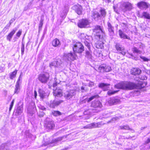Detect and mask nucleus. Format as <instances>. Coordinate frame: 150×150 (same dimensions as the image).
Here are the masks:
<instances>
[{"instance_id":"nucleus-51","label":"nucleus","mask_w":150,"mask_h":150,"mask_svg":"<svg viewBox=\"0 0 150 150\" xmlns=\"http://www.w3.org/2000/svg\"><path fill=\"white\" fill-rule=\"evenodd\" d=\"M86 35V34L84 33H81L80 35V37L81 38L84 40L85 39V38Z\"/></svg>"},{"instance_id":"nucleus-47","label":"nucleus","mask_w":150,"mask_h":150,"mask_svg":"<svg viewBox=\"0 0 150 150\" xmlns=\"http://www.w3.org/2000/svg\"><path fill=\"white\" fill-rule=\"evenodd\" d=\"M140 57L144 60V61L147 62L149 61V62H150V59H148L147 58L144 57L140 56Z\"/></svg>"},{"instance_id":"nucleus-9","label":"nucleus","mask_w":150,"mask_h":150,"mask_svg":"<svg viewBox=\"0 0 150 150\" xmlns=\"http://www.w3.org/2000/svg\"><path fill=\"white\" fill-rule=\"evenodd\" d=\"M75 91L74 90H70L66 91L64 93V96L67 100L70 99L75 94Z\"/></svg>"},{"instance_id":"nucleus-28","label":"nucleus","mask_w":150,"mask_h":150,"mask_svg":"<svg viewBox=\"0 0 150 150\" xmlns=\"http://www.w3.org/2000/svg\"><path fill=\"white\" fill-rule=\"evenodd\" d=\"M108 31L110 35H112L114 33V28L112 26L111 24L109 23H108Z\"/></svg>"},{"instance_id":"nucleus-30","label":"nucleus","mask_w":150,"mask_h":150,"mask_svg":"<svg viewBox=\"0 0 150 150\" xmlns=\"http://www.w3.org/2000/svg\"><path fill=\"white\" fill-rule=\"evenodd\" d=\"M92 52L90 49H88L86 51V56L88 59H91L92 58Z\"/></svg>"},{"instance_id":"nucleus-1","label":"nucleus","mask_w":150,"mask_h":150,"mask_svg":"<svg viewBox=\"0 0 150 150\" xmlns=\"http://www.w3.org/2000/svg\"><path fill=\"white\" fill-rule=\"evenodd\" d=\"M117 89L131 90L136 88L137 85L135 84L129 82H122L115 86Z\"/></svg>"},{"instance_id":"nucleus-50","label":"nucleus","mask_w":150,"mask_h":150,"mask_svg":"<svg viewBox=\"0 0 150 150\" xmlns=\"http://www.w3.org/2000/svg\"><path fill=\"white\" fill-rule=\"evenodd\" d=\"M85 37V38L84 39L85 40H87L88 41H90V40L92 39L91 37V36H88L86 35Z\"/></svg>"},{"instance_id":"nucleus-45","label":"nucleus","mask_w":150,"mask_h":150,"mask_svg":"<svg viewBox=\"0 0 150 150\" xmlns=\"http://www.w3.org/2000/svg\"><path fill=\"white\" fill-rule=\"evenodd\" d=\"M65 12L64 13V15L63 16L61 15V17L62 18H64L65 17V16L67 15V12L68 11V7L67 8H66L65 9Z\"/></svg>"},{"instance_id":"nucleus-44","label":"nucleus","mask_w":150,"mask_h":150,"mask_svg":"<svg viewBox=\"0 0 150 150\" xmlns=\"http://www.w3.org/2000/svg\"><path fill=\"white\" fill-rule=\"evenodd\" d=\"M14 100H15L14 99H13V100L11 102V104L10 105L9 108V111H11V109L12 108V107H13V104H14Z\"/></svg>"},{"instance_id":"nucleus-54","label":"nucleus","mask_w":150,"mask_h":150,"mask_svg":"<svg viewBox=\"0 0 150 150\" xmlns=\"http://www.w3.org/2000/svg\"><path fill=\"white\" fill-rule=\"evenodd\" d=\"M21 34V31L19 30L17 33L16 35L18 37H19Z\"/></svg>"},{"instance_id":"nucleus-4","label":"nucleus","mask_w":150,"mask_h":150,"mask_svg":"<svg viewBox=\"0 0 150 150\" xmlns=\"http://www.w3.org/2000/svg\"><path fill=\"white\" fill-rule=\"evenodd\" d=\"M120 8L124 12L130 11L132 8V5L129 2H123L121 3Z\"/></svg>"},{"instance_id":"nucleus-63","label":"nucleus","mask_w":150,"mask_h":150,"mask_svg":"<svg viewBox=\"0 0 150 150\" xmlns=\"http://www.w3.org/2000/svg\"><path fill=\"white\" fill-rule=\"evenodd\" d=\"M57 85V83H54L53 84V86L54 88Z\"/></svg>"},{"instance_id":"nucleus-31","label":"nucleus","mask_w":150,"mask_h":150,"mask_svg":"<svg viewBox=\"0 0 150 150\" xmlns=\"http://www.w3.org/2000/svg\"><path fill=\"white\" fill-rule=\"evenodd\" d=\"M59 65L60 63L58 62V61L55 60L50 64V66L51 68H52L53 67H57Z\"/></svg>"},{"instance_id":"nucleus-62","label":"nucleus","mask_w":150,"mask_h":150,"mask_svg":"<svg viewBox=\"0 0 150 150\" xmlns=\"http://www.w3.org/2000/svg\"><path fill=\"white\" fill-rule=\"evenodd\" d=\"M34 94L35 97V98H36V96H37V92L35 91H34Z\"/></svg>"},{"instance_id":"nucleus-22","label":"nucleus","mask_w":150,"mask_h":150,"mask_svg":"<svg viewBox=\"0 0 150 150\" xmlns=\"http://www.w3.org/2000/svg\"><path fill=\"white\" fill-rule=\"evenodd\" d=\"M119 35L121 38L123 39H129L130 38L126 34L124 33L122 31L120 30L118 31Z\"/></svg>"},{"instance_id":"nucleus-61","label":"nucleus","mask_w":150,"mask_h":150,"mask_svg":"<svg viewBox=\"0 0 150 150\" xmlns=\"http://www.w3.org/2000/svg\"><path fill=\"white\" fill-rule=\"evenodd\" d=\"M118 118V117H116L112 118V121L116 120H117Z\"/></svg>"},{"instance_id":"nucleus-56","label":"nucleus","mask_w":150,"mask_h":150,"mask_svg":"<svg viewBox=\"0 0 150 150\" xmlns=\"http://www.w3.org/2000/svg\"><path fill=\"white\" fill-rule=\"evenodd\" d=\"M15 19L14 18H12L9 21V23L10 24H11L15 21Z\"/></svg>"},{"instance_id":"nucleus-3","label":"nucleus","mask_w":150,"mask_h":150,"mask_svg":"<svg viewBox=\"0 0 150 150\" xmlns=\"http://www.w3.org/2000/svg\"><path fill=\"white\" fill-rule=\"evenodd\" d=\"M91 23L87 19H82L79 20L78 23V26L81 28H89Z\"/></svg>"},{"instance_id":"nucleus-15","label":"nucleus","mask_w":150,"mask_h":150,"mask_svg":"<svg viewBox=\"0 0 150 150\" xmlns=\"http://www.w3.org/2000/svg\"><path fill=\"white\" fill-rule=\"evenodd\" d=\"M91 106L93 107L100 108L102 105L100 101L98 100H96L92 102Z\"/></svg>"},{"instance_id":"nucleus-34","label":"nucleus","mask_w":150,"mask_h":150,"mask_svg":"<svg viewBox=\"0 0 150 150\" xmlns=\"http://www.w3.org/2000/svg\"><path fill=\"white\" fill-rule=\"evenodd\" d=\"M17 72V70H15L13 72L10 74V78L11 79H13L16 77Z\"/></svg>"},{"instance_id":"nucleus-59","label":"nucleus","mask_w":150,"mask_h":150,"mask_svg":"<svg viewBox=\"0 0 150 150\" xmlns=\"http://www.w3.org/2000/svg\"><path fill=\"white\" fill-rule=\"evenodd\" d=\"M44 114H45L43 112H41L39 115L40 117H42L44 115Z\"/></svg>"},{"instance_id":"nucleus-46","label":"nucleus","mask_w":150,"mask_h":150,"mask_svg":"<svg viewBox=\"0 0 150 150\" xmlns=\"http://www.w3.org/2000/svg\"><path fill=\"white\" fill-rule=\"evenodd\" d=\"M138 45L139 48L141 49H143L145 47L144 45L141 43H139Z\"/></svg>"},{"instance_id":"nucleus-36","label":"nucleus","mask_w":150,"mask_h":150,"mask_svg":"<svg viewBox=\"0 0 150 150\" xmlns=\"http://www.w3.org/2000/svg\"><path fill=\"white\" fill-rule=\"evenodd\" d=\"M22 73L21 72L20 75L19 76L18 80L17 81L16 84L21 85V83L22 79Z\"/></svg>"},{"instance_id":"nucleus-58","label":"nucleus","mask_w":150,"mask_h":150,"mask_svg":"<svg viewBox=\"0 0 150 150\" xmlns=\"http://www.w3.org/2000/svg\"><path fill=\"white\" fill-rule=\"evenodd\" d=\"M131 56L132 57H133L134 59L135 60H137L138 59V56L137 57H134L133 55H132V54H131Z\"/></svg>"},{"instance_id":"nucleus-20","label":"nucleus","mask_w":150,"mask_h":150,"mask_svg":"<svg viewBox=\"0 0 150 150\" xmlns=\"http://www.w3.org/2000/svg\"><path fill=\"white\" fill-rule=\"evenodd\" d=\"M120 101L119 99L115 97L110 98V100L108 101V103L110 105H112L117 104Z\"/></svg>"},{"instance_id":"nucleus-8","label":"nucleus","mask_w":150,"mask_h":150,"mask_svg":"<svg viewBox=\"0 0 150 150\" xmlns=\"http://www.w3.org/2000/svg\"><path fill=\"white\" fill-rule=\"evenodd\" d=\"M50 77L49 74L47 73L40 74L38 78L39 81L42 83H45L48 80Z\"/></svg>"},{"instance_id":"nucleus-2","label":"nucleus","mask_w":150,"mask_h":150,"mask_svg":"<svg viewBox=\"0 0 150 150\" xmlns=\"http://www.w3.org/2000/svg\"><path fill=\"white\" fill-rule=\"evenodd\" d=\"M106 14V12L105 10L102 9L100 10L99 12L96 11H93L92 13L91 17L95 21H97L100 20L102 17H105Z\"/></svg>"},{"instance_id":"nucleus-60","label":"nucleus","mask_w":150,"mask_h":150,"mask_svg":"<svg viewBox=\"0 0 150 150\" xmlns=\"http://www.w3.org/2000/svg\"><path fill=\"white\" fill-rule=\"evenodd\" d=\"M4 145H3V146H2L1 147H0V150H5V148L4 147V148H3V147L4 146Z\"/></svg>"},{"instance_id":"nucleus-29","label":"nucleus","mask_w":150,"mask_h":150,"mask_svg":"<svg viewBox=\"0 0 150 150\" xmlns=\"http://www.w3.org/2000/svg\"><path fill=\"white\" fill-rule=\"evenodd\" d=\"M147 83L145 81H140L138 83V86L139 88H142L146 86Z\"/></svg>"},{"instance_id":"nucleus-12","label":"nucleus","mask_w":150,"mask_h":150,"mask_svg":"<svg viewBox=\"0 0 150 150\" xmlns=\"http://www.w3.org/2000/svg\"><path fill=\"white\" fill-rule=\"evenodd\" d=\"M53 90V95L55 98L60 97L62 96V90L61 89L59 88H57L55 90L54 88Z\"/></svg>"},{"instance_id":"nucleus-27","label":"nucleus","mask_w":150,"mask_h":150,"mask_svg":"<svg viewBox=\"0 0 150 150\" xmlns=\"http://www.w3.org/2000/svg\"><path fill=\"white\" fill-rule=\"evenodd\" d=\"M110 85L109 84H106L104 83H100L99 85V87L102 88L104 91H106L108 89Z\"/></svg>"},{"instance_id":"nucleus-5","label":"nucleus","mask_w":150,"mask_h":150,"mask_svg":"<svg viewBox=\"0 0 150 150\" xmlns=\"http://www.w3.org/2000/svg\"><path fill=\"white\" fill-rule=\"evenodd\" d=\"M73 50L74 52L76 53H81L84 50L83 46L80 42H76L74 45Z\"/></svg>"},{"instance_id":"nucleus-52","label":"nucleus","mask_w":150,"mask_h":150,"mask_svg":"<svg viewBox=\"0 0 150 150\" xmlns=\"http://www.w3.org/2000/svg\"><path fill=\"white\" fill-rule=\"evenodd\" d=\"M24 50H25L24 45L23 44H22V45L21 46V54H22V55L23 54H24Z\"/></svg>"},{"instance_id":"nucleus-53","label":"nucleus","mask_w":150,"mask_h":150,"mask_svg":"<svg viewBox=\"0 0 150 150\" xmlns=\"http://www.w3.org/2000/svg\"><path fill=\"white\" fill-rule=\"evenodd\" d=\"M139 78H140V80H146L147 79V77L145 76H140L139 77Z\"/></svg>"},{"instance_id":"nucleus-14","label":"nucleus","mask_w":150,"mask_h":150,"mask_svg":"<svg viewBox=\"0 0 150 150\" xmlns=\"http://www.w3.org/2000/svg\"><path fill=\"white\" fill-rule=\"evenodd\" d=\"M149 4L147 3L142 1L138 3L137 4V6L141 9L146 8L149 7Z\"/></svg>"},{"instance_id":"nucleus-25","label":"nucleus","mask_w":150,"mask_h":150,"mask_svg":"<svg viewBox=\"0 0 150 150\" xmlns=\"http://www.w3.org/2000/svg\"><path fill=\"white\" fill-rule=\"evenodd\" d=\"M52 46L55 47H58L60 45L59 40L56 38L54 39L52 42Z\"/></svg>"},{"instance_id":"nucleus-42","label":"nucleus","mask_w":150,"mask_h":150,"mask_svg":"<svg viewBox=\"0 0 150 150\" xmlns=\"http://www.w3.org/2000/svg\"><path fill=\"white\" fill-rule=\"evenodd\" d=\"M118 91H119V90L114 91L109 90L108 92L107 93L108 95L110 96L114 94L115 93H116Z\"/></svg>"},{"instance_id":"nucleus-24","label":"nucleus","mask_w":150,"mask_h":150,"mask_svg":"<svg viewBox=\"0 0 150 150\" xmlns=\"http://www.w3.org/2000/svg\"><path fill=\"white\" fill-rule=\"evenodd\" d=\"M98 96V95H96L93 96L89 98H85L84 100H83L82 101H81V103H86V102L88 103L90 101H91V100H93L94 98L96 97H97Z\"/></svg>"},{"instance_id":"nucleus-33","label":"nucleus","mask_w":150,"mask_h":150,"mask_svg":"<svg viewBox=\"0 0 150 150\" xmlns=\"http://www.w3.org/2000/svg\"><path fill=\"white\" fill-rule=\"evenodd\" d=\"M96 47L98 48H102L103 47V42L100 41H97L96 43Z\"/></svg>"},{"instance_id":"nucleus-26","label":"nucleus","mask_w":150,"mask_h":150,"mask_svg":"<svg viewBox=\"0 0 150 150\" xmlns=\"http://www.w3.org/2000/svg\"><path fill=\"white\" fill-rule=\"evenodd\" d=\"M16 29H13L11 31L6 37L7 40L10 42L11 40V39L12 38V37L13 35L15 33Z\"/></svg>"},{"instance_id":"nucleus-35","label":"nucleus","mask_w":150,"mask_h":150,"mask_svg":"<svg viewBox=\"0 0 150 150\" xmlns=\"http://www.w3.org/2000/svg\"><path fill=\"white\" fill-rule=\"evenodd\" d=\"M132 51L134 53H136L138 54H141L142 52L141 51L135 47L133 48Z\"/></svg>"},{"instance_id":"nucleus-49","label":"nucleus","mask_w":150,"mask_h":150,"mask_svg":"<svg viewBox=\"0 0 150 150\" xmlns=\"http://www.w3.org/2000/svg\"><path fill=\"white\" fill-rule=\"evenodd\" d=\"M11 24H10L9 23H8L6 26L3 29V30L4 31H5L6 29H9V27H10Z\"/></svg>"},{"instance_id":"nucleus-48","label":"nucleus","mask_w":150,"mask_h":150,"mask_svg":"<svg viewBox=\"0 0 150 150\" xmlns=\"http://www.w3.org/2000/svg\"><path fill=\"white\" fill-rule=\"evenodd\" d=\"M11 24H10L9 23H8L6 26L3 29V30L4 31H5L6 29H9V27H10Z\"/></svg>"},{"instance_id":"nucleus-40","label":"nucleus","mask_w":150,"mask_h":150,"mask_svg":"<svg viewBox=\"0 0 150 150\" xmlns=\"http://www.w3.org/2000/svg\"><path fill=\"white\" fill-rule=\"evenodd\" d=\"M90 41L85 40L84 41L85 45L87 47L88 49H90L91 44Z\"/></svg>"},{"instance_id":"nucleus-41","label":"nucleus","mask_w":150,"mask_h":150,"mask_svg":"<svg viewBox=\"0 0 150 150\" xmlns=\"http://www.w3.org/2000/svg\"><path fill=\"white\" fill-rule=\"evenodd\" d=\"M52 113L53 115L55 116H57L61 115V112L58 111H54L52 112Z\"/></svg>"},{"instance_id":"nucleus-17","label":"nucleus","mask_w":150,"mask_h":150,"mask_svg":"<svg viewBox=\"0 0 150 150\" xmlns=\"http://www.w3.org/2000/svg\"><path fill=\"white\" fill-rule=\"evenodd\" d=\"M63 102V101L62 100H54L53 101H51L50 103V106L51 108H54Z\"/></svg>"},{"instance_id":"nucleus-43","label":"nucleus","mask_w":150,"mask_h":150,"mask_svg":"<svg viewBox=\"0 0 150 150\" xmlns=\"http://www.w3.org/2000/svg\"><path fill=\"white\" fill-rule=\"evenodd\" d=\"M113 8L114 11L117 13H118V6L117 5H114L113 6Z\"/></svg>"},{"instance_id":"nucleus-55","label":"nucleus","mask_w":150,"mask_h":150,"mask_svg":"<svg viewBox=\"0 0 150 150\" xmlns=\"http://www.w3.org/2000/svg\"><path fill=\"white\" fill-rule=\"evenodd\" d=\"M94 85V83L93 82L89 81V83H88V86H89L92 87L93 85Z\"/></svg>"},{"instance_id":"nucleus-7","label":"nucleus","mask_w":150,"mask_h":150,"mask_svg":"<svg viewBox=\"0 0 150 150\" xmlns=\"http://www.w3.org/2000/svg\"><path fill=\"white\" fill-rule=\"evenodd\" d=\"M98 70L100 72H107L111 71L112 69L111 67L109 65L103 64L99 67Z\"/></svg>"},{"instance_id":"nucleus-6","label":"nucleus","mask_w":150,"mask_h":150,"mask_svg":"<svg viewBox=\"0 0 150 150\" xmlns=\"http://www.w3.org/2000/svg\"><path fill=\"white\" fill-rule=\"evenodd\" d=\"M76 55L75 53H64L63 56L64 59L66 61H73L76 59Z\"/></svg>"},{"instance_id":"nucleus-18","label":"nucleus","mask_w":150,"mask_h":150,"mask_svg":"<svg viewBox=\"0 0 150 150\" xmlns=\"http://www.w3.org/2000/svg\"><path fill=\"white\" fill-rule=\"evenodd\" d=\"M64 137H62L53 139L50 144V146H53L57 145L59 142L63 139Z\"/></svg>"},{"instance_id":"nucleus-16","label":"nucleus","mask_w":150,"mask_h":150,"mask_svg":"<svg viewBox=\"0 0 150 150\" xmlns=\"http://www.w3.org/2000/svg\"><path fill=\"white\" fill-rule=\"evenodd\" d=\"M115 48L116 49L119 51L120 53H121L122 55H124L126 54L124 48L121 47V46L119 43L116 44L115 45Z\"/></svg>"},{"instance_id":"nucleus-38","label":"nucleus","mask_w":150,"mask_h":150,"mask_svg":"<svg viewBox=\"0 0 150 150\" xmlns=\"http://www.w3.org/2000/svg\"><path fill=\"white\" fill-rule=\"evenodd\" d=\"M120 128L121 129H123L125 130H129L132 131V132L134 131V130L131 129L128 125H125L122 126L120 127Z\"/></svg>"},{"instance_id":"nucleus-37","label":"nucleus","mask_w":150,"mask_h":150,"mask_svg":"<svg viewBox=\"0 0 150 150\" xmlns=\"http://www.w3.org/2000/svg\"><path fill=\"white\" fill-rule=\"evenodd\" d=\"M23 109L20 107L17 108L16 110V113L17 115H19L21 114L22 112Z\"/></svg>"},{"instance_id":"nucleus-11","label":"nucleus","mask_w":150,"mask_h":150,"mask_svg":"<svg viewBox=\"0 0 150 150\" xmlns=\"http://www.w3.org/2000/svg\"><path fill=\"white\" fill-rule=\"evenodd\" d=\"M73 10L79 15H81L82 13L83 8L82 6L79 4L74 6L72 7Z\"/></svg>"},{"instance_id":"nucleus-23","label":"nucleus","mask_w":150,"mask_h":150,"mask_svg":"<svg viewBox=\"0 0 150 150\" xmlns=\"http://www.w3.org/2000/svg\"><path fill=\"white\" fill-rule=\"evenodd\" d=\"M141 72V70L139 68H134L131 70V73L135 75H139L140 73Z\"/></svg>"},{"instance_id":"nucleus-21","label":"nucleus","mask_w":150,"mask_h":150,"mask_svg":"<svg viewBox=\"0 0 150 150\" xmlns=\"http://www.w3.org/2000/svg\"><path fill=\"white\" fill-rule=\"evenodd\" d=\"M39 92L40 96L41 98L42 99H43L45 97H47L49 95V93H48L45 92L42 89H39Z\"/></svg>"},{"instance_id":"nucleus-57","label":"nucleus","mask_w":150,"mask_h":150,"mask_svg":"<svg viewBox=\"0 0 150 150\" xmlns=\"http://www.w3.org/2000/svg\"><path fill=\"white\" fill-rule=\"evenodd\" d=\"M39 108L40 109H41L42 110H44L45 109V108L43 106H40L39 107Z\"/></svg>"},{"instance_id":"nucleus-64","label":"nucleus","mask_w":150,"mask_h":150,"mask_svg":"<svg viewBox=\"0 0 150 150\" xmlns=\"http://www.w3.org/2000/svg\"><path fill=\"white\" fill-rule=\"evenodd\" d=\"M81 89L82 91L84 90V87L83 86H82L81 87Z\"/></svg>"},{"instance_id":"nucleus-19","label":"nucleus","mask_w":150,"mask_h":150,"mask_svg":"<svg viewBox=\"0 0 150 150\" xmlns=\"http://www.w3.org/2000/svg\"><path fill=\"white\" fill-rule=\"evenodd\" d=\"M45 126L48 129H51L54 127L55 125L53 122L52 121H47L45 122Z\"/></svg>"},{"instance_id":"nucleus-10","label":"nucleus","mask_w":150,"mask_h":150,"mask_svg":"<svg viewBox=\"0 0 150 150\" xmlns=\"http://www.w3.org/2000/svg\"><path fill=\"white\" fill-rule=\"evenodd\" d=\"M93 31L94 33H96V35L99 39L101 38V35L103 33V31L102 29L100 26H96L95 27V28L93 30Z\"/></svg>"},{"instance_id":"nucleus-32","label":"nucleus","mask_w":150,"mask_h":150,"mask_svg":"<svg viewBox=\"0 0 150 150\" xmlns=\"http://www.w3.org/2000/svg\"><path fill=\"white\" fill-rule=\"evenodd\" d=\"M20 85H21L16 84L14 91V93L15 94H18L21 88Z\"/></svg>"},{"instance_id":"nucleus-13","label":"nucleus","mask_w":150,"mask_h":150,"mask_svg":"<svg viewBox=\"0 0 150 150\" xmlns=\"http://www.w3.org/2000/svg\"><path fill=\"white\" fill-rule=\"evenodd\" d=\"M101 126L100 123H96L95 122L88 124L83 127L85 129H90L96 127H100Z\"/></svg>"},{"instance_id":"nucleus-39","label":"nucleus","mask_w":150,"mask_h":150,"mask_svg":"<svg viewBox=\"0 0 150 150\" xmlns=\"http://www.w3.org/2000/svg\"><path fill=\"white\" fill-rule=\"evenodd\" d=\"M142 16L147 19H150V16L147 13L144 12L142 13Z\"/></svg>"}]
</instances>
